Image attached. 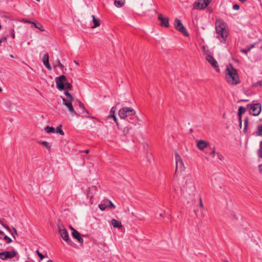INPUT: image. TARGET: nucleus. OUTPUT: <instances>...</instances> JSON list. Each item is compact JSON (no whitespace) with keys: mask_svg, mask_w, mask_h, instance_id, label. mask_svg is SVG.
<instances>
[{"mask_svg":"<svg viewBox=\"0 0 262 262\" xmlns=\"http://www.w3.org/2000/svg\"><path fill=\"white\" fill-rule=\"evenodd\" d=\"M226 78L227 82L232 85H236L240 83L237 70L231 64L226 68Z\"/></svg>","mask_w":262,"mask_h":262,"instance_id":"1","label":"nucleus"},{"mask_svg":"<svg viewBox=\"0 0 262 262\" xmlns=\"http://www.w3.org/2000/svg\"><path fill=\"white\" fill-rule=\"evenodd\" d=\"M226 24L221 19H219L215 23L216 32L218 34L217 37L221 42H225L228 36V32L226 29Z\"/></svg>","mask_w":262,"mask_h":262,"instance_id":"2","label":"nucleus"},{"mask_svg":"<svg viewBox=\"0 0 262 262\" xmlns=\"http://www.w3.org/2000/svg\"><path fill=\"white\" fill-rule=\"evenodd\" d=\"M181 191L184 195H191L193 194L195 189L194 180L191 177H187L185 178V183L181 187Z\"/></svg>","mask_w":262,"mask_h":262,"instance_id":"3","label":"nucleus"},{"mask_svg":"<svg viewBox=\"0 0 262 262\" xmlns=\"http://www.w3.org/2000/svg\"><path fill=\"white\" fill-rule=\"evenodd\" d=\"M127 121L129 124L124 127L123 129V133L124 135L129 134L130 131L133 129L134 126L138 125L140 126L141 125L140 120L135 115L129 117V118L127 119Z\"/></svg>","mask_w":262,"mask_h":262,"instance_id":"4","label":"nucleus"},{"mask_svg":"<svg viewBox=\"0 0 262 262\" xmlns=\"http://www.w3.org/2000/svg\"><path fill=\"white\" fill-rule=\"evenodd\" d=\"M58 231L62 239L66 241L69 245L71 246L75 247L76 244L72 241L69 238V233L66 228H64L62 225L59 224L58 225Z\"/></svg>","mask_w":262,"mask_h":262,"instance_id":"5","label":"nucleus"},{"mask_svg":"<svg viewBox=\"0 0 262 262\" xmlns=\"http://www.w3.org/2000/svg\"><path fill=\"white\" fill-rule=\"evenodd\" d=\"M136 114V111L131 107H123L119 111V116L122 119L128 118L129 117Z\"/></svg>","mask_w":262,"mask_h":262,"instance_id":"6","label":"nucleus"},{"mask_svg":"<svg viewBox=\"0 0 262 262\" xmlns=\"http://www.w3.org/2000/svg\"><path fill=\"white\" fill-rule=\"evenodd\" d=\"M261 105L260 103L249 104L247 105V107L249 108L250 113L253 116H258L261 112Z\"/></svg>","mask_w":262,"mask_h":262,"instance_id":"7","label":"nucleus"},{"mask_svg":"<svg viewBox=\"0 0 262 262\" xmlns=\"http://www.w3.org/2000/svg\"><path fill=\"white\" fill-rule=\"evenodd\" d=\"M212 0H197L193 4V9L202 10L206 8Z\"/></svg>","mask_w":262,"mask_h":262,"instance_id":"8","label":"nucleus"},{"mask_svg":"<svg viewBox=\"0 0 262 262\" xmlns=\"http://www.w3.org/2000/svg\"><path fill=\"white\" fill-rule=\"evenodd\" d=\"M175 28L180 32L182 33L184 36H188L189 35L186 28L184 27L181 20L178 18H176L174 22Z\"/></svg>","mask_w":262,"mask_h":262,"instance_id":"9","label":"nucleus"},{"mask_svg":"<svg viewBox=\"0 0 262 262\" xmlns=\"http://www.w3.org/2000/svg\"><path fill=\"white\" fill-rule=\"evenodd\" d=\"M66 81L67 79L64 75H61L55 78L56 87L59 91H62L64 89V83Z\"/></svg>","mask_w":262,"mask_h":262,"instance_id":"10","label":"nucleus"},{"mask_svg":"<svg viewBox=\"0 0 262 262\" xmlns=\"http://www.w3.org/2000/svg\"><path fill=\"white\" fill-rule=\"evenodd\" d=\"M175 159L176 161V172L179 169L180 171H182L185 169V166L182 159L178 153L175 154Z\"/></svg>","mask_w":262,"mask_h":262,"instance_id":"11","label":"nucleus"},{"mask_svg":"<svg viewBox=\"0 0 262 262\" xmlns=\"http://www.w3.org/2000/svg\"><path fill=\"white\" fill-rule=\"evenodd\" d=\"M17 254V252L13 250L12 251H5L0 253V258L5 260L7 258H12L15 257Z\"/></svg>","mask_w":262,"mask_h":262,"instance_id":"12","label":"nucleus"},{"mask_svg":"<svg viewBox=\"0 0 262 262\" xmlns=\"http://www.w3.org/2000/svg\"><path fill=\"white\" fill-rule=\"evenodd\" d=\"M206 59L216 71H220L217 62L212 56L207 55Z\"/></svg>","mask_w":262,"mask_h":262,"instance_id":"13","label":"nucleus"},{"mask_svg":"<svg viewBox=\"0 0 262 262\" xmlns=\"http://www.w3.org/2000/svg\"><path fill=\"white\" fill-rule=\"evenodd\" d=\"M115 112H116V107L113 106L111 108V111H110V115L107 116L106 119L108 120L110 118H113V119H114V121L115 122V123H116L118 128L121 129V126L120 125V124L119 123V122H118L117 118L115 115Z\"/></svg>","mask_w":262,"mask_h":262,"instance_id":"14","label":"nucleus"},{"mask_svg":"<svg viewBox=\"0 0 262 262\" xmlns=\"http://www.w3.org/2000/svg\"><path fill=\"white\" fill-rule=\"evenodd\" d=\"M158 19L160 20V25L162 27L168 28L169 26V19L168 17H164L162 14H159Z\"/></svg>","mask_w":262,"mask_h":262,"instance_id":"15","label":"nucleus"},{"mask_svg":"<svg viewBox=\"0 0 262 262\" xmlns=\"http://www.w3.org/2000/svg\"><path fill=\"white\" fill-rule=\"evenodd\" d=\"M62 100L63 101V103L67 106L68 108L69 111L71 113H73L74 115H76L77 113L76 111L74 110V107L73 106V105L72 104V102L70 101H68L66 98L64 97H61Z\"/></svg>","mask_w":262,"mask_h":262,"instance_id":"16","label":"nucleus"},{"mask_svg":"<svg viewBox=\"0 0 262 262\" xmlns=\"http://www.w3.org/2000/svg\"><path fill=\"white\" fill-rule=\"evenodd\" d=\"M209 145V143L203 140H198L197 141V147L201 150H203Z\"/></svg>","mask_w":262,"mask_h":262,"instance_id":"17","label":"nucleus"},{"mask_svg":"<svg viewBox=\"0 0 262 262\" xmlns=\"http://www.w3.org/2000/svg\"><path fill=\"white\" fill-rule=\"evenodd\" d=\"M72 235L73 237L77 239L79 243L82 244L83 243V239L80 236V233L77 230H74L72 232Z\"/></svg>","mask_w":262,"mask_h":262,"instance_id":"18","label":"nucleus"},{"mask_svg":"<svg viewBox=\"0 0 262 262\" xmlns=\"http://www.w3.org/2000/svg\"><path fill=\"white\" fill-rule=\"evenodd\" d=\"M111 223L115 228H121L122 227L121 222L116 219H112Z\"/></svg>","mask_w":262,"mask_h":262,"instance_id":"19","label":"nucleus"},{"mask_svg":"<svg viewBox=\"0 0 262 262\" xmlns=\"http://www.w3.org/2000/svg\"><path fill=\"white\" fill-rule=\"evenodd\" d=\"M256 43H255L254 44L251 45L249 46H248L246 49H242L241 50V52L245 53L246 54H247L248 52L250 51L252 48H253L255 47V45Z\"/></svg>","mask_w":262,"mask_h":262,"instance_id":"20","label":"nucleus"},{"mask_svg":"<svg viewBox=\"0 0 262 262\" xmlns=\"http://www.w3.org/2000/svg\"><path fill=\"white\" fill-rule=\"evenodd\" d=\"M38 142L39 144L44 146L48 150H50L51 146L49 143L45 141H41Z\"/></svg>","mask_w":262,"mask_h":262,"instance_id":"21","label":"nucleus"},{"mask_svg":"<svg viewBox=\"0 0 262 262\" xmlns=\"http://www.w3.org/2000/svg\"><path fill=\"white\" fill-rule=\"evenodd\" d=\"M125 3V0H115L114 2L115 5L118 8L122 7Z\"/></svg>","mask_w":262,"mask_h":262,"instance_id":"22","label":"nucleus"},{"mask_svg":"<svg viewBox=\"0 0 262 262\" xmlns=\"http://www.w3.org/2000/svg\"><path fill=\"white\" fill-rule=\"evenodd\" d=\"M92 17L93 18V22L94 23V26L92 28H95L97 27H99L100 25V23H99V20L98 19H96L94 15H92Z\"/></svg>","mask_w":262,"mask_h":262,"instance_id":"23","label":"nucleus"},{"mask_svg":"<svg viewBox=\"0 0 262 262\" xmlns=\"http://www.w3.org/2000/svg\"><path fill=\"white\" fill-rule=\"evenodd\" d=\"M49 55L48 53H46L44 54L43 58H42V62L43 64L45 66L46 64H47L49 63Z\"/></svg>","mask_w":262,"mask_h":262,"instance_id":"24","label":"nucleus"},{"mask_svg":"<svg viewBox=\"0 0 262 262\" xmlns=\"http://www.w3.org/2000/svg\"><path fill=\"white\" fill-rule=\"evenodd\" d=\"M45 130L47 133H55V128H54L53 127H52V126H47L45 128Z\"/></svg>","mask_w":262,"mask_h":262,"instance_id":"25","label":"nucleus"},{"mask_svg":"<svg viewBox=\"0 0 262 262\" xmlns=\"http://www.w3.org/2000/svg\"><path fill=\"white\" fill-rule=\"evenodd\" d=\"M256 136L262 137V125H259L257 127V130L255 133Z\"/></svg>","mask_w":262,"mask_h":262,"instance_id":"26","label":"nucleus"},{"mask_svg":"<svg viewBox=\"0 0 262 262\" xmlns=\"http://www.w3.org/2000/svg\"><path fill=\"white\" fill-rule=\"evenodd\" d=\"M54 66L55 67H59L61 70H62L64 66L63 64L61 63L59 60H57L54 63Z\"/></svg>","mask_w":262,"mask_h":262,"instance_id":"27","label":"nucleus"},{"mask_svg":"<svg viewBox=\"0 0 262 262\" xmlns=\"http://www.w3.org/2000/svg\"><path fill=\"white\" fill-rule=\"evenodd\" d=\"M248 122H249V119H248V118L247 117L244 119V128L243 130L244 133H245L247 130V128L248 125Z\"/></svg>","mask_w":262,"mask_h":262,"instance_id":"28","label":"nucleus"},{"mask_svg":"<svg viewBox=\"0 0 262 262\" xmlns=\"http://www.w3.org/2000/svg\"><path fill=\"white\" fill-rule=\"evenodd\" d=\"M55 133H58V134H59L61 135H64V132L61 129V125H59V126H57V127L56 128V130H55Z\"/></svg>","mask_w":262,"mask_h":262,"instance_id":"29","label":"nucleus"},{"mask_svg":"<svg viewBox=\"0 0 262 262\" xmlns=\"http://www.w3.org/2000/svg\"><path fill=\"white\" fill-rule=\"evenodd\" d=\"M246 111V108L244 106H239L238 110V113H240V114H244Z\"/></svg>","mask_w":262,"mask_h":262,"instance_id":"30","label":"nucleus"},{"mask_svg":"<svg viewBox=\"0 0 262 262\" xmlns=\"http://www.w3.org/2000/svg\"><path fill=\"white\" fill-rule=\"evenodd\" d=\"M262 141L260 142V148L257 150V155L258 157L262 158Z\"/></svg>","mask_w":262,"mask_h":262,"instance_id":"31","label":"nucleus"},{"mask_svg":"<svg viewBox=\"0 0 262 262\" xmlns=\"http://www.w3.org/2000/svg\"><path fill=\"white\" fill-rule=\"evenodd\" d=\"M64 86H65L64 89H68L69 90H71L72 89V84L70 83L67 82V81H66V82L64 83Z\"/></svg>","mask_w":262,"mask_h":262,"instance_id":"32","label":"nucleus"},{"mask_svg":"<svg viewBox=\"0 0 262 262\" xmlns=\"http://www.w3.org/2000/svg\"><path fill=\"white\" fill-rule=\"evenodd\" d=\"M64 94L69 100L72 101L73 100V96L68 91H65Z\"/></svg>","mask_w":262,"mask_h":262,"instance_id":"33","label":"nucleus"},{"mask_svg":"<svg viewBox=\"0 0 262 262\" xmlns=\"http://www.w3.org/2000/svg\"><path fill=\"white\" fill-rule=\"evenodd\" d=\"M79 106L80 107V108L82 109V111L84 113H85L86 114H88V112L87 111H85V107H84V104L82 103L81 102L79 101Z\"/></svg>","mask_w":262,"mask_h":262,"instance_id":"34","label":"nucleus"},{"mask_svg":"<svg viewBox=\"0 0 262 262\" xmlns=\"http://www.w3.org/2000/svg\"><path fill=\"white\" fill-rule=\"evenodd\" d=\"M107 207V205L104 204H101L99 205V208H100V210L102 211L104 210Z\"/></svg>","mask_w":262,"mask_h":262,"instance_id":"35","label":"nucleus"},{"mask_svg":"<svg viewBox=\"0 0 262 262\" xmlns=\"http://www.w3.org/2000/svg\"><path fill=\"white\" fill-rule=\"evenodd\" d=\"M4 239L6 241L7 244H9L12 242V239L7 235L4 236Z\"/></svg>","mask_w":262,"mask_h":262,"instance_id":"36","label":"nucleus"},{"mask_svg":"<svg viewBox=\"0 0 262 262\" xmlns=\"http://www.w3.org/2000/svg\"><path fill=\"white\" fill-rule=\"evenodd\" d=\"M238 117L239 126L241 127L242 123V114H240V113H238Z\"/></svg>","mask_w":262,"mask_h":262,"instance_id":"37","label":"nucleus"},{"mask_svg":"<svg viewBox=\"0 0 262 262\" xmlns=\"http://www.w3.org/2000/svg\"><path fill=\"white\" fill-rule=\"evenodd\" d=\"M90 191H91V188H89L88 190H87V192H86V195H87V197L88 198H90V199H91L92 197H93V195L91 194L90 193Z\"/></svg>","mask_w":262,"mask_h":262,"instance_id":"38","label":"nucleus"},{"mask_svg":"<svg viewBox=\"0 0 262 262\" xmlns=\"http://www.w3.org/2000/svg\"><path fill=\"white\" fill-rule=\"evenodd\" d=\"M107 203L108 204L107 205L108 207H110V208H115V205H114V204L111 201H108L107 202Z\"/></svg>","mask_w":262,"mask_h":262,"instance_id":"39","label":"nucleus"},{"mask_svg":"<svg viewBox=\"0 0 262 262\" xmlns=\"http://www.w3.org/2000/svg\"><path fill=\"white\" fill-rule=\"evenodd\" d=\"M36 28L39 29L42 32L45 31V30L42 28V25L39 23H38V25L36 26Z\"/></svg>","mask_w":262,"mask_h":262,"instance_id":"40","label":"nucleus"},{"mask_svg":"<svg viewBox=\"0 0 262 262\" xmlns=\"http://www.w3.org/2000/svg\"><path fill=\"white\" fill-rule=\"evenodd\" d=\"M211 152H210V155H212V157H214L215 156V147H213L212 148L211 147Z\"/></svg>","mask_w":262,"mask_h":262,"instance_id":"41","label":"nucleus"},{"mask_svg":"<svg viewBox=\"0 0 262 262\" xmlns=\"http://www.w3.org/2000/svg\"><path fill=\"white\" fill-rule=\"evenodd\" d=\"M36 253L38 256L40 257V259H43L45 256L40 253L38 250L36 251Z\"/></svg>","mask_w":262,"mask_h":262,"instance_id":"42","label":"nucleus"},{"mask_svg":"<svg viewBox=\"0 0 262 262\" xmlns=\"http://www.w3.org/2000/svg\"><path fill=\"white\" fill-rule=\"evenodd\" d=\"M254 86H262V80L258 81L253 84Z\"/></svg>","mask_w":262,"mask_h":262,"instance_id":"43","label":"nucleus"},{"mask_svg":"<svg viewBox=\"0 0 262 262\" xmlns=\"http://www.w3.org/2000/svg\"><path fill=\"white\" fill-rule=\"evenodd\" d=\"M2 226L5 229H6L8 231H9L10 232H11V230L10 228H9V227L7 224L3 223V224H2Z\"/></svg>","mask_w":262,"mask_h":262,"instance_id":"44","label":"nucleus"},{"mask_svg":"<svg viewBox=\"0 0 262 262\" xmlns=\"http://www.w3.org/2000/svg\"><path fill=\"white\" fill-rule=\"evenodd\" d=\"M10 33L11 34V35L12 36V37L14 39L15 38V32H14V30L13 29H11L10 30Z\"/></svg>","mask_w":262,"mask_h":262,"instance_id":"45","label":"nucleus"},{"mask_svg":"<svg viewBox=\"0 0 262 262\" xmlns=\"http://www.w3.org/2000/svg\"><path fill=\"white\" fill-rule=\"evenodd\" d=\"M7 38L6 37H3L0 39V46L2 45V43L4 41H6Z\"/></svg>","mask_w":262,"mask_h":262,"instance_id":"46","label":"nucleus"},{"mask_svg":"<svg viewBox=\"0 0 262 262\" xmlns=\"http://www.w3.org/2000/svg\"><path fill=\"white\" fill-rule=\"evenodd\" d=\"M233 9L238 10L239 9V6L237 4H235L233 6Z\"/></svg>","mask_w":262,"mask_h":262,"instance_id":"47","label":"nucleus"},{"mask_svg":"<svg viewBox=\"0 0 262 262\" xmlns=\"http://www.w3.org/2000/svg\"><path fill=\"white\" fill-rule=\"evenodd\" d=\"M46 67L49 70H52V67L51 66H50V63H48L47 64H46L45 65Z\"/></svg>","mask_w":262,"mask_h":262,"instance_id":"48","label":"nucleus"},{"mask_svg":"<svg viewBox=\"0 0 262 262\" xmlns=\"http://www.w3.org/2000/svg\"><path fill=\"white\" fill-rule=\"evenodd\" d=\"M22 21L25 23H29V24H31V21L27 20V19H23Z\"/></svg>","mask_w":262,"mask_h":262,"instance_id":"49","label":"nucleus"},{"mask_svg":"<svg viewBox=\"0 0 262 262\" xmlns=\"http://www.w3.org/2000/svg\"><path fill=\"white\" fill-rule=\"evenodd\" d=\"M258 169L260 173L262 174V164L258 166Z\"/></svg>","mask_w":262,"mask_h":262,"instance_id":"50","label":"nucleus"},{"mask_svg":"<svg viewBox=\"0 0 262 262\" xmlns=\"http://www.w3.org/2000/svg\"><path fill=\"white\" fill-rule=\"evenodd\" d=\"M200 206L201 208H203V204L201 198L200 199Z\"/></svg>","mask_w":262,"mask_h":262,"instance_id":"51","label":"nucleus"},{"mask_svg":"<svg viewBox=\"0 0 262 262\" xmlns=\"http://www.w3.org/2000/svg\"><path fill=\"white\" fill-rule=\"evenodd\" d=\"M207 11L211 13L212 12V9L211 8L208 7L207 9Z\"/></svg>","mask_w":262,"mask_h":262,"instance_id":"52","label":"nucleus"},{"mask_svg":"<svg viewBox=\"0 0 262 262\" xmlns=\"http://www.w3.org/2000/svg\"><path fill=\"white\" fill-rule=\"evenodd\" d=\"M81 152L85 153V154H88L90 152V150L89 149H85V150L82 151Z\"/></svg>","mask_w":262,"mask_h":262,"instance_id":"53","label":"nucleus"},{"mask_svg":"<svg viewBox=\"0 0 262 262\" xmlns=\"http://www.w3.org/2000/svg\"><path fill=\"white\" fill-rule=\"evenodd\" d=\"M217 156L219 158V159L221 160H222V158H223V156L220 153H217Z\"/></svg>","mask_w":262,"mask_h":262,"instance_id":"54","label":"nucleus"},{"mask_svg":"<svg viewBox=\"0 0 262 262\" xmlns=\"http://www.w3.org/2000/svg\"><path fill=\"white\" fill-rule=\"evenodd\" d=\"M31 24H32L35 28H36V26H37L38 25V24H36V23L33 22V21H31Z\"/></svg>","mask_w":262,"mask_h":262,"instance_id":"55","label":"nucleus"},{"mask_svg":"<svg viewBox=\"0 0 262 262\" xmlns=\"http://www.w3.org/2000/svg\"><path fill=\"white\" fill-rule=\"evenodd\" d=\"M13 231H14V232L13 233V234H17V231L16 230V229L15 228H13Z\"/></svg>","mask_w":262,"mask_h":262,"instance_id":"56","label":"nucleus"},{"mask_svg":"<svg viewBox=\"0 0 262 262\" xmlns=\"http://www.w3.org/2000/svg\"><path fill=\"white\" fill-rule=\"evenodd\" d=\"M69 228L72 230V232L73 231H74V230H76L72 226H69Z\"/></svg>","mask_w":262,"mask_h":262,"instance_id":"57","label":"nucleus"},{"mask_svg":"<svg viewBox=\"0 0 262 262\" xmlns=\"http://www.w3.org/2000/svg\"><path fill=\"white\" fill-rule=\"evenodd\" d=\"M239 1H241L242 3H244L246 2L247 0H239Z\"/></svg>","mask_w":262,"mask_h":262,"instance_id":"58","label":"nucleus"},{"mask_svg":"<svg viewBox=\"0 0 262 262\" xmlns=\"http://www.w3.org/2000/svg\"><path fill=\"white\" fill-rule=\"evenodd\" d=\"M3 234H4V232L0 230V235H3Z\"/></svg>","mask_w":262,"mask_h":262,"instance_id":"59","label":"nucleus"},{"mask_svg":"<svg viewBox=\"0 0 262 262\" xmlns=\"http://www.w3.org/2000/svg\"><path fill=\"white\" fill-rule=\"evenodd\" d=\"M4 223L3 222V221H2V220L0 219V224L2 225V224H3Z\"/></svg>","mask_w":262,"mask_h":262,"instance_id":"60","label":"nucleus"},{"mask_svg":"<svg viewBox=\"0 0 262 262\" xmlns=\"http://www.w3.org/2000/svg\"><path fill=\"white\" fill-rule=\"evenodd\" d=\"M47 262H53V261L51 259H49Z\"/></svg>","mask_w":262,"mask_h":262,"instance_id":"61","label":"nucleus"},{"mask_svg":"<svg viewBox=\"0 0 262 262\" xmlns=\"http://www.w3.org/2000/svg\"><path fill=\"white\" fill-rule=\"evenodd\" d=\"M74 62H75L76 64H77V65H78V64H79L78 62H77L76 60H74Z\"/></svg>","mask_w":262,"mask_h":262,"instance_id":"62","label":"nucleus"},{"mask_svg":"<svg viewBox=\"0 0 262 262\" xmlns=\"http://www.w3.org/2000/svg\"><path fill=\"white\" fill-rule=\"evenodd\" d=\"M11 233V235L13 236L14 238H15V236H14V234L13 233Z\"/></svg>","mask_w":262,"mask_h":262,"instance_id":"63","label":"nucleus"},{"mask_svg":"<svg viewBox=\"0 0 262 262\" xmlns=\"http://www.w3.org/2000/svg\"><path fill=\"white\" fill-rule=\"evenodd\" d=\"M11 233V235L13 236L14 238H15V236H14V234L13 233Z\"/></svg>","mask_w":262,"mask_h":262,"instance_id":"64","label":"nucleus"}]
</instances>
